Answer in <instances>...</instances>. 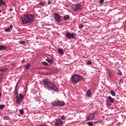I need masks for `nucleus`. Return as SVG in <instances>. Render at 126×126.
Listing matches in <instances>:
<instances>
[{"mask_svg": "<svg viewBox=\"0 0 126 126\" xmlns=\"http://www.w3.org/2000/svg\"><path fill=\"white\" fill-rule=\"evenodd\" d=\"M23 24H29L34 21V16L29 14H25L22 18Z\"/></svg>", "mask_w": 126, "mask_h": 126, "instance_id": "1", "label": "nucleus"}, {"mask_svg": "<svg viewBox=\"0 0 126 126\" xmlns=\"http://www.w3.org/2000/svg\"><path fill=\"white\" fill-rule=\"evenodd\" d=\"M42 81L44 86L46 87H47V88H49V89H51L52 90H53V91H58V87L51 81H49V79H44L42 80Z\"/></svg>", "mask_w": 126, "mask_h": 126, "instance_id": "2", "label": "nucleus"}, {"mask_svg": "<svg viewBox=\"0 0 126 126\" xmlns=\"http://www.w3.org/2000/svg\"><path fill=\"white\" fill-rule=\"evenodd\" d=\"M83 77L78 74H74L72 76L71 78V81L73 83V84L75 85L80 80V79H82Z\"/></svg>", "mask_w": 126, "mask_h": 126, "instance_id": "3", "label": "nucleus"}, {"mask_svg": "<svg viewBox=\"0 0 126 126\" xmlns=\"http://www.w3.org/2000/svg\"><path fill=\"white\" fill-rule=\"evenodd\" d=\"M71 9L73 11H79L83 9V6L80 3L73 4L71 5Z\"/></svg>", "mask_w": 126, "mask_h": 126, "instance_id": "4", "label": "nucleus"}, {"mask_svg": "<svg viewBox=\"0 0 126 126\" xmlns=\"http://www.w3.org/2000/svg\"><path fill=\"white\" fill-rule=\"evenodd\" d=\"M19 97L18 96V94H17V96L15 97V99H16V102L18 104H20V101H22L23 98H24V96L21 94H19Z\"/></svg>", "mask_w": 126, "mask_h": 126, "instance_id": "5", "label": "nucleus"}, {"mask_svg": "<svg viewBox=\"0 0 126 126\" xmlns=\"http://www.w3.org/2000/svg\"><path fill=\"white\" fill-rule=\"evenodd\" d=\"M65 36L68 39H75L76 38V34L73 33L66 32Z\"/></svg>", "mask_w": 126, "mask_h": 126, "instance_id": "6", "label": "nucleus"}, {"mask_svg": "<svg viewBox=\"0 0 126 126\" xmlns=\"http://www.w3.org/2000/svg\"><path fill=\"white\" fill-rule=\"evenodd\" d=\"M54 17L56 22H58V23H60V22L62 21V16L59 14L56 13L54 16Z\"/></svg>", "mask_w": 126, "mask_h": 126, "instance_id": "7", "label": "nucleus"}, {"mask_svg": "<svg viewBox=\"0 0 126 126\" xmlns=\"http://www.w3.org/2000/svg\"><path fill=\"white\" fill-rule=\"evenodd\" d=\"M63 125V122L60 119L57 120L55 124V126H62Z\"/></svg>", "mask_w": 126, "mask_h": 126, "instance_id": "8", "label": "nucleus"}, {"mask_svg": "<svg viewBox=\"0 0 126 126\" xmlns=\"http://www.w3.org/2000/svg\"><path fill=\"white\" fill-rule=\"evenodd\" d=\"M52 106H55V107H59V101H55L52 102Z\"/></svg>", "mask_w": 126, "mask_h": 126, "instance_id": "9", "label": "nucleus"}, {"mask_svg": "<svg viewBox=\"0 0 126 126\" xmlns=\"http://www.w3.org/2000/svg\"><path fill=\"white\" fill-rule=\"evenodd\" d=\"M58 105L59 106L62 107L63 106H64V105H65V103L63 101H58Z\"/></svg>", "mask_w": 126, "mask_h": 126, "instance_id": "10", "label": "nucleus"}, {"mask_svg": "<svg viewBox=\"0 0 126 126\" xmlns=\"http://www.w3.org/2000/svg\"><path fill=\"white\" fill-rule=\"evenodd\" d=\"M12 27H13V26L12 25H11L10 28H8L7 29H6V30H5V32H10V31H11V30H12Z\"/></svg>", "mask_w": 126, "mask_h": 126, "instance_id": "11", "label": "nucleus"}, {"mask_svg": "<svg viewBox=\"0 0 126 126\" xmlns=\"http://www.w3.org/2000/svg\"><path fill=\"white\" fill-rule=\"evenodd\" d=\"M108 99L109 100V101L110 102V103H114L115 100L114 99V98H113L111 96H108Z\"/></svg>", "mask_w": 126, "mask_h": 126, "instance_id": "12", "label": "nucleus"}, {"mask_svg": "<svg viewBox=\"0 0 126 126\" xmlns=\"http://www.w3.org/2000/svg\"><path fill=\"white\" fill-rule=\"evenodd\" d=\"M3 50H6V47L3 45H0V51H3Z\"/></svg>", "mask_w": 126, "mask_h": 126, "instance_id": "13", "label": "nucleus"}, {"mask_svg": "<svg viewBox=\"0 0 126 126\" xmlns=\"http://www.w3.org/2000/svg\"><path fill=\"white\" fill-rule=\"evenodd\" d=\"M63 18L64 20H68V19H69V18H70V16L68 15H66L64 16L63 17Z\"/></svg>", "mask_w": 126, "mask_h": 126, "instance_id": "14", "label": "nucleus"}, {"mask_svg": "<svg viewBox=\"0 0 126 126\" xmlns=\"http://www.w3.org/2000/svg\"><path fill=\"white\" fill-rule=\"evenodd\" d=\"M87 96L89 97H91V91L88 90L87 92Z\"/></svg>", "mask_w": 126, "mask_h": 126, "instance_id": "15", "label": "nucleus"}, {"mask_svg": "<svg viewBox=\"0 0 126 126\" xmlns=\"http://www.w3.org/2000/svg\"><path fill=\"white\" fill-rule=\"evenodd\" d=\"M5 5V2H4L2 0L0 1V6H4Z\"/></svg>", "mask_w": 126, "mask_h": 126, "instance_id": "16", "label": "nucleus"}, {"mask_svg": "<svg viewBox=\"0 0 126 126\" xmlns=\"http://www.w3.org/2000/svg\"><path fill=\"white\" fill-rule=\"evenodd\" d=\"M58 53H59L61 55H63V49H58Z\"/></svg>", "mask_w": 126, "mask_h": 126, "instance_id": "17", "label": "nucleus"}, {"mask_svg": "<svg viewBox=\"0 0 126 126\" xmlns=\"http://www.w3.org/2000/svg\"><path fill=\"white\" fill-rule=\"evenodd\" d=\"M26 69H29V68L30 67L31 65H30V64L29 63H27V64H26L25 65Z\"/></svg>", "mask_w": 126, "mask_h": 126, "instance_id": "18", "label": "nucleus"}, {"mask_svg": "<svg viewBox=\"0 0 126 126\" xmlns=\"http://www.w3.org/2000/svg\"><path fill=\"white\" fill-rule=\"evenodd\" d=\"M110 94L112 96H116V93L113 90H111L110 92Z\"/></svg>", "mask_w": 126, "mask_h": 126, "instance_id": "19", "label": "nucleus"}, {"mask_svg": "<svg viewBox=\"0 0 126 126\" xmlns=\"http://www.w3.org/2000/svg\"><path fill=\"white\" fill-rule=\"evenodd\" d=\"M5 105L4 104L0 105V110H3L4 109Z\"/></svg>", "mask_w": 126, "mask_h": 126, "instance_id": "20", "label": "nucleus"}, {"mask_svg": "<svg viewBox=\"0 0 126 126\" xmlns=\"http://www.w3.org/2000/svg\"><path fill=\"white\" fill-rule=\"evenodd\" d=\"M46 61L48 63H53V60H52L47 59V60H46Z\"/></svg>", "mask_w": 126, "mask_h": 126, "instance_id": "21", "label": "nucleus"}, {"mask_svg": "<svg viewBox=\"0 0 126 126\" xmlns=\"http://www.w3.org/2000/svg\"><path fill=\"white\" fill-rule=\"evenodd\" d=\"M87 124L89 126H93V123L91 122H89L87 123Z\"/></svg>", "mask_w": 126, "mask_h": 126, "instance_id": "22", "label": "nucleus"}, {"mask_svg": "<svg viewBox=\"0 0 126 126\" xmlns=\"http://www.w3.org/2000/svg\"><path fill=\"white\" fill-rule=\"evenodd\" d=\"M6 70H7V68H4L0 69V71H1V72L6 71Z\"/></svg>", "mask_w": 126, "mask_h": 126, "instance_id": "23", "label": "nucleus"}, {"mask_svg": "<svg viewBox=\"0 0 126 126\" xmlns=\"http://www.w3.org/2000/svg\"><path fill=\"white\" fill-rule=\"evenodd\" d=\"M118 74H119V75H123V73H122V71H121V70H118Z\"/></svg>", "mask_w": 126, "mask_h": 126, "instance_id": "24", "label": "nucleus"}, {"mask_svg": "<svg viewBox=\"0 0 126 126\" xmlns=\"http://www.w3.org/2000/svg\"><path fill=\"white\" fill-rule=\"evenodd\" d=\"M20 114H21V115H23L24 114V111H23V109H21L20 110Z\"/></svg>", "mask_w": 126, "mask_h": 126, "instance_id": "25", "label": "nucleus"}, {"mask_svg": "<svg viewBox=\"0 0 126 126\" xmlns=\"http://www.w3.org/2000/svg\"><path fill=\"white\" fill-rule=\"evenodd\" d=\"M87 64L88 65H90V64H92V62H91V61H88L87 63Z\"/></svg>", "mask_w": 126, "mask_h": 126, "instance_id": "26", "label": "nucleus"}, {"mask_svg": "<svg viewBox=\"0 0 126 126\" xmlns=\"http://www.w3.org/2000/svg\"><path fill=\"white\" fill-rule=\"evenodd\" d=\"M66 119V116H63L61 117V119L62 120H65Z\"/></svg>", "mask_w": 126, "mask_h": 126, "instance_id": "27", "label": "nucleus"}, {"mask_svg": "<svg viewBox=\"0 0 126 126\" xmlns=\"http://www.w3.org/2000/svg\"><path fill=\"white\" fill-rule=\"evenodd\" d=\"M4 120H9L10 118L6 116H4Z\"/></svg>", "mask_w": 126, "mask_h": 126, "instance_id": "28", "label": "nucleus"}, {"mask_svg": "<svg viewBox=\"0 0 126 126\" xmlns=\"http://www.w3.org/2000/svg\"><path fill=\"white\" fill-rule=\"evenodd\" d=\"M25 41H20V44H21V45H24V44H25Z\"/></svg>", "mask_w": 126, "mask_h": 126, "instance_id": "29", "label": "nucleus"}, {"mask_svg": "<svg viewBox=\"0 0 126 126\" xmlns=\"http://www.w3.org/2000/svg\"><path fill=\"white\" fill-rule=\"evenodd\" d=\"M39 4H40V5H45V2L43 1H41L39 3Z\"/></svg>", "mask_w": 126, "mask_h": 126, "instance_id": "30", "label": "nucleus"}, {"mask_svg": "<svg viewBox=\"0 0 126 126\" xmlns=\"http://www.w3.org/2000/svg\"><path fill=\"white\" fill-rule=\"evenodd\" d=\"M42 64H43V65H45V66L48 65V63H47V62H43Z\"/></svg>", "mask_w": 126, "mask_h": 126, "instance_id": "31", "label": "nucleus"}, {"mask_svg": "<svg viewBox=\"0 0 126 126\" xmlns=\"http://www.w3.org/2000/svg\"><path fill=\"white\" fill-rule=\"evenodd\" d=\"M11 65H13V66L14 67H15V66H16V63H13L11 64Z\"/></svg>", "mask_w": 126, "mask_h": 126, "instance_id": "32", "label": "nucleus"}, {"mask_svg": "<svg viewBox=\"0 0 126 126\" xmlns=\"http://www.w3.org/2000/svg\"><path fill=\"white\" fill-rule=\"evenodd\" d=\"M79 27H80V28H83V25L82 24H80L79 25Z\"/></svg>", "mask_w": 126, "mask_h": 126, "instance_id": "33", "label": "nucleus"}, {"mask_svg": "<svg viewBox=\"0 0 126 126\" xmlns=\"http://www.w3.org/2000/svg\"><path fill=\"white\" fill-rule=\"evenodd\" d=\"M87 121H90V116H88L87 117Z\"/></svg>", "mask_w": 126, "mask_h": 126, "instance_id": "34", "label": "nucleus"}, {"mask_svg": "<svg viewBox=\"0 0 126 126\" xmlns=\"http://www.w3.org/2000/svg\"><path fill=\"white\" fill-rule=\"evenodd\" d=\"M99 2H100V3H103V2H104V0H99Z\"/></svg>", "mask_w": 126, "mask_h": 126, "instance_id": "35", "label": "nucleus"}, {"mask_svg": "<svg viewBox=\"0 0 126 126\" xmlns=\"http://www.w3.org/2000/svg\"><path fill=\"white\" fill-rule=\"evenodd\" d=\"M51 3H52V2L51 1V0H48V4H51Z\"/></svg>", "mask_w": 126, "mask_h": 126, "instance_id": "36", "label": "nucleus"}, {"mask_svg": "<svg viewBox=\"0 0 126 126\" xmlns=\"http://www.w3.org/2000/svg\"><path fill=\"white\" fill-rule=\"evenodd\" d=\"M106 103L109 105V103H110V102L109 101V100H106Z\"/></svg>", "mask_w": 126, "mask_h": 126, "instance_id": "37", "label": "nucleus"}, {"mask_svg": "<svg viewBox=\"0 0 126 126\" xmlns=\"http://www.w3.org/2000/svg\"><path fill=\"white\" fill-rule=\"evenodd\" d=\"M13 9L12 8H10L9 10V11H12Z\"/></svg>", "mask_w": 126, "mask_h": 126, "instance_id": "38", "label": "nucleus"}, {"mask_svg": "<svg viewBox=\"0 0 126 126\" xmlns=\"http://www.w3.org/2000/svg\"><path fill=\"white\" fill-rule=\"evenodd\" d=\"M95 113H96V112L95 111V112H94V113H93V117H94V116H95Z\"/></svg>", "mask_w": 126, "mask_h": 126, "instance_id": "39", "label": "nucleus"}, {"mask_svg": "<svg viewBox=\"0 0 126 126\" xmlns=\"http://www.w3.org/2000/svg\"><path fill=\"white\" fill-rule=\"evenodd\" d=\"M25 62V60H22V63H24Z\"/></svg>", "mask_w": 126, "mask_h": 126, "instance_id": "40", "label": "nucleus"}, {"mask_svg": "<svg viewBox=\"0 0 126 126\" xmlns=\"http://www.w3.org/2000/svg\"><path fill=\"white\" fill-rule=\"evenodd\" d=\"M120 82H121L122 83H123V80H120Z\"/></svg>", "mask_w": 126, "mask_h": 126, "instance_id": "41", "label": "nucleus"}, {"mask_svg": "<svg viewBox=\"0 0 126 126\" xmlns=\"http://www.w3.org/2000/svg\"><path fill=\"white\" fill-rule=\"evenodd\" d=\"M65 6H66V7H68V6H67V5H65Z\"/></svg>", "mask_w": 126, "mask_h": 126, "instance_id": "42", "label": "nucleus"}, {"mask_svg": "<svg viewBox=\"0 0 126 126\" xmlns=\"http://www.w3.org/2000/svg\"><path fill=\"white\" fill-rule=\"evenodd\" d=\"M84 23H87V22H84Z\"/></svg>", "mask_w": 126, "mask_h": 126, "instance_id": "43", "label": "nucleus"}, {"mask_svg": "<svg viewBox=\"0 0 126 126\" xmlns=\"http://www.w3.org/2000/svg\"><path fill=\"white\" fill-rule=\"evenodd\" d=\"M94 123H98V121H96V122H94Z\"/></svg>", "mask_w": 126, "mask_h": 126, "instance_id": "44", "label": "nucleus"}, {"mask_svg": "<svg viewBox=\"0 0 126 126\" xmlns=\"http://www.w3.org/2000/svg\"><path fill=\"white\" fill-rule=\"evenodd\" d=\"M0 12H1V10L0 9Z\"/></svg>", "mask_w": 126, "mask_h": 126, "instance_id": "45", "label": "nucleus"}, {"mask_svg": "<svg viewBox=\"0 0 126 126\" xmlns=\"http://www.w3.org/2000/svg\"><path fill=\"white\" fill-rule=\"evenodd\" d=\"M1 81V79H0V81Z\"/></svg>", "mask_w": 126, "mask_h": 126, "instance_id": "46", "label": "nucleus"}, {"mask_svg": "<svg viewBox=\"0 0 126 126\" xmlns=\"http://www.w3.org/2000/svg\"><path fill=\"white\" fill-rule=\"evenodd\" d=\"M2 0H0V1H2Z\"/></svg>", "mask_w": 126, "mask_h": 126, "instance_id": "47", "label": "nucleus"}]
</instances>
